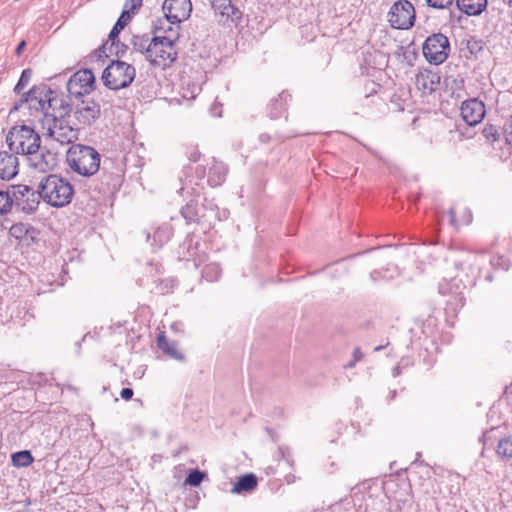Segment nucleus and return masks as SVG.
<instances>
[{
	"label": "nucleus",
	"mask_w": 512,
	"mask_h": 512,
	"mask_svg": "<svg viewBox=\"0 0 512 512\" xmlns=\"http://www.w3.org/2000/svg\"><path fill=\"white\" fill-rule=\"evenodd\" d=\"M40 196L43 201L53 207H64L68 205L74 195V188L71 183L56 174H50L39 182Z\"/></svg>",
	"instance_id": "obj_1"
},
{
	"label": "nucleus",
	"mask_w": 512,
	"mask_h": 512,
	"mask_svg": "<svg viewBox=\"0 0 512 512\" xmlns=\"http://www.w3.org/2000/svg\"><path fill=\"white\" fill-rule=\"evenodd\" d=\"M66 161L72 171L84 177L96 174L100 168L98 151L83 144H73L67 151Z\"/></svg>",
	"instance_id": "obj_2"
},
{
	"label": "nucleus",
	"mask_w": 512,
	"mask_h": 512,
	"mask_svg": "<svg viewBox=\"0 0 512 512\" xmlns=\"http://www.w3.org/2000/svg\"><path fill=\"white\" fill-rule=\"evenodd\" d=\"M6 143L11 152L28 156L41 144L40 135L28 125L12 127L6 135Z\"/></svg>",
	"instance_id": "obj_3"
},
{
	"label": "nucleus",
	"mask_w": 512,
	"mask_h": 512,
	"mask_svg": "<svg viewBox=\"0 0 512 512\" xmlns=\"http://www.w3.org/2000/svg\"><path fill=\"white\" fill-rule=\"evenodd\" d=\"M136 77V69L133 65L113 60L103 70L101 79L103 84L110 90H120L130 86Z\"/></svg>",
	"instance_id": "obj_4"
},
{
	"label": "nucleus",
	"mask_w": 512,
	"mask_h": 512,
	"mask_svg": "<svg viewBox=\"0 0 512 512\" xmlns=\"http://www.w3.org/2000/svg\"><path fill=\"white\" fill-rule=\"evenodd\" d=\"M70 116L44 113L43 126L47 125V135L61 144H69L78 139L77 125H71Z\"/></svg>",
	"instance_id": "obj_5"
},
{
	"label": "nucleus",
	"mask_w": 512,
	"mask_h": 512,
	"mask_svg": "<svg viewBox=\"0 0 512 512\" xmlns=\"http://www.w3.org/2000/svg\"><path fill=\"white\" fill-rule=\"evenodd\" d=\"M422 51L429 63L439 65L443 63L449 55V40L442 33H434L424 41Z\"/></svg>",
	"instance_id": "obj_6"
},
{
	"label": "nucleus",
	"mask_w": 512,
	"mask_h": 512,
	"mask_svg": "<svg viewBox=\"0 0 512 512\" xmlns=\"http://www.w3.org/2000/svg\"><path fill=\"white\" fill-rule=\"evenodd\" d=\"M387 17L392 28L407 30L415 23V8L408 0H398L391 6Z\"/></svg>",
	"instance_id": "obj_7"
},
{
	"label": "nucleus",
	"mask_w": 512,
	"mask_h": 512,
	"mask_svg": "<svg viewBox=\"0 0 512 512\" xmlns=\"http://www.w3.org/2000/svg\"><path fill=\"white\" fill-rule=\"evenodd\" d=\"M149 51L148 60L150 63L163 69L170 66L177 59V51L171 38L162 41L159 37L154 36Z\"/></svg>",
	"instance_id": "obj_8"
},
{
	"label": "nucleus",
	"mask_w": 512,
	"mask_h": 512,
	"mask_svg": "<svg viewBox=\"0 0 512 512\" xmlns=\"http://www.w3.org/2000/svg\"><path fill=\"white\" fill-rule=\"evenodd\" d=\"M95 76L90 69H81L75 72L67 82L69 98L80 100L93 91Z\"/></svg>",
	"instance_id": "obj_9"
},
{
	"label": "nucleus",
	"mask_w": 512,
	"mask_h": 512,
	"mask_svg": "<svg viewBox=\"0 0 512 512\" xmlns=\"http://www.w3.org/2000/svg\"><path fill=\"white\" fill-rule=\"evenodd\" d=\"M51 93V89L46 85H34L30 90L21 95L18 103H16L11 111H17L19 108L26 104L30 110V114L33 112H43L46 110V98Z\"/></svg>",
	"instance_id": "obj_10"
},
{
	"label": "nucleus",
	"mask_w": 512,
	"mask_h": 512,
	"mask_svg": "<svg viewBox=\"0 0 512 512\" xmlns=\"http://www.w3.org/2000/svg\"><path fill=\"white\" fill-rule=\"evenodd\" d=\"M13 205L23 212L30 214L34 212L40 203V189L33 190L27 185H12Z\"/></svg>",
	"instance_id": "obj_11"
},
{
	"label": "nucleus",
	"mask_w": 512,
	"mask_h": 512,
	"mask_svg": "<svg viewBox=\"0 0 512 512\" xmlns=\"http://www.w3.org/2000/svg\"><path fill=\"white\" fill-rule=\"evenodd\" d=\"M165 22L180 24L186 20L192 11L190 0H165L162 5Z\"/></svg>",
	"instance_id": "obj_12"
},
{
	"label": "nucleus",
	"mask_w": 512,
	"mask_h": 512,
	"mask_svg": "<svg viewBox=\"0 0 512 512\" xmlns=\"http://www.w3.org/2000/svg\"><path fill=\"white\" fill-rule=\"evenodd\" d=\"M74 117V125L80 128L91 126L100 117V106L92 99L81 98L80 103L75 105Z\"/></svg>",
	"instance_id": "obj_13"
},
{
	"label": "nucleus",
	"mask_w": 512,
	"mask_h": 512,
	"mask_svg": "<svg viewBox=\"0 0 512 512\" xmlns=\"http://www.w3.org/2000/svg\"><path fill=\"white\" fill-rule=\"evenodd\" d=\"M27 160L30 167L42 173L51 171L58 165L57 154L41 147V144H39V149H35V152L27 156Z\"/></svg>",
	"instance_id": "obj_14"
},
{
	"label": "nucleus",
	"mask_w": 512,
	"mask_h": 512,
	"mask_svg": "<svg viewBox=\"0 0 512 512\" xmlns=\"http://www.w3.org/2000/svg\"><path fill=\"white\" fill-rule=\"evenodd\" d=\"M211 8L219 22L224 24L231 22L237 25L242 20L243 12L232 3V0H211Z\"/></svg>",
	"instance_id": "obj_15"
},
{
	"label": "nucleus",
	"mask_w": 512,
	"mask_h": 512,
	"mask_svg": "<svg viewBox=\"0 0 512 512\" xmlns=\"http://www.w3.org/2000/svg\"><path fill=\"white\" fill-rule=\"evenodd\" d=\"M460 110L462 119L469 126L478 125L486 114L485 104L478 98L465 100Z\"/></svg>",
	"instance_id": "obj_16"
},
{
	"label": "nucleus",
	"mask_w": 512,
	"mask_h": 512,
	"mask_svg": "<svg viewBox=\"0 0 512 512\" xmlns=\"http://www.w3.org/2000/svg\"><path fill=\"white\" fill-rule=\"evenodd\" d=\"M441 77L438 72L424 70L416 75L415 84L422 94H431L440 84Z\"/></svg>",
	"instance_id": "obj_17"
},
{
	"label": "nucleus",
	"mask_w": 512,
	"mask_h": 512,
	"mask_svg": "<svg viewBox=\"0 0 512 512\" xmlns=\"http://www.w3.org/2000/svg\"><path fill=\"white\" fill-rule=\"evenodd\" d=\"M446 219L455 230H458L460 225H469L473 220V216L470 209L464 208L460 219H458L454 208H450L446 212L437 215L438 225H442Z\"/></svg>",
	"instance_id": "obj_18"
},
{
	"label": "nucleus",
	"mask_w": 512,
	"mask_h": 512,
	"mask_svg": "<svg viewBox=\"0 0 512 512\" xmlns=\"http://www.w3.org/2000/svg\"><path fill=\"white\" fill-rule=\"evenodd\" d=\"M18 158L13 152L0 151V179L9 181L18 174Z\"/></svg>",
	"instance_id": "obj_19"
},
{
	"label": "nucleus",
	"mask_w": 512,
	"mask_h": 512,
	"mask_svg": "<svg viewBox=\"0 0 512 512\" xmlns=\"http://www.w3.org/2000/svg\"><path fill=\"white\" fill-rule=\"evenodd\" d=\"M71 103L63 96L59 95L56 91L51 90V93L46 98V110H52L54 113L64 114V116H71Z\"/></svg>",
	"instance_id": "obj_20"
},
{
	"label": "nucleus",
	"mask_w": 512,
	"mask_h": 512,
	"mask_svg": "<svg viewBox=\"0 0 512 512\" xmlns=\"http://www.w3.org/2000/svg\"><path fill=\"white\" fill-rule=\"evenodd\" d=\"M157 346L166 356L177 361L185 360V355L178 349V343L176 341L169 340L164 333H160L158 335Z\"/></svg>",
	"instance_id": "obj_21"
},
{
	"label": "nucleus",
	"mask_w": 512,
	"mask_h": 512,
	"mask_svg": "<svg viewBox=\"0 0 512 512\" xmlns=\"http://www.w3.org/2000/svg\"><path fill=\"white\" fill-rule=\"evenodd\" d=\"M226 175L227 168L225 164L213 159L208 166V184L211 187H218L225 181Z\"/></svg>",
	"instance_id": "obj_22"
},
{
	"label": "nucleus",
	"mask_w": 512,
	"mask_h": 512,
	"mask_svg": "<svg viewBox=\"0 0 512 512\" xmlns=\"http://www.w3.org/2000/svg\"><path fill=\"white\" fill-rule=\"evenodd\" d=\"M488 0H456L457 8L468 16H479L487 8Z\"/></svg>",
	"instance_id": "obj_23"
},
{
	"label": "nucleus",
	"mask_w": 512,
	"mask_h": 512,
	"mask_svg": "<svg viewBox=\"0 0 512 512\" xmlns=\"http://www.w3.org/2000/svg\"><path fill=\"white\" fill-rule=\"evenodd\" d=\"M179 29L180 24H168L165 22V19H159L155 25V33L163 31L164 35H155V37H159L162 41L171 38L172 44L175 45V42L179 38Z\"/></svg>",
	"instance_id": "obj_24"
},
{
	"label": "nucleus",
	"mask_w": 512,
	"mask_h": 512,
	"mask_svg": "<svg viewBox=\"0 0 512 512\" xmlns=\"http://www.w3.org/2000/svg\"><path fill=\"white\" fill-rule=\"evenodd\" d=\"M257 484L258 479L253 473L244 474L237 479L231 491L236 494L250 492L256 488Z\"/></svg>",
	"instance_id": "obj_25"
},
{
	"label": "nucleus",
	"mask_w": 512,
	"mask_h": 512,
	"mask_svg": "<svg viewBox=\"0 0 512 512\" xmlns=\"http://www.w3.org/2000/svg\"><path fill=\"white\" fill-rule=\"evenodd\" d=\"M131 17L128 14L127 10H122L119 18L114 24L112 30L108 35V41L112 42V46L118 47L120 45V40L118 38L120 32L125 28V26L130 21Z\"/></svg>",
	"instance_id": "obj_26"
},
{
	"label": "nucleus",
	"mask_w": 512,
	"mask_h": 512,
	"mask_svg": "<svg viewBox=\"0 0 512 512\" xmlns=\"http://www.w3.org/2000/svg\"><path fill=\"white\" fill-rule=\"evenodd\" d=\"M173 235V228L170 224H163L159 226L153 234V243L158 247L163 246L167 243Z\"/></svg>",
	"instance_id": "obj_27"
},
{
	"label": "nucleus",
	"mask_w": 512,
	"mask_h": 512,
	"mask_svg": "<svg viewBox=\"0 0 512 512\" xmlns=\"http://www.w3.org/2000/svg\"><path fill=\"white\" fill-rule=\"evenodd\" d=\"M131 44L133 45V49L135 51L144 54L148 59V54H150L149 50L152 46V38H150L149 35H136L132 38Z\"/></svg>",
	"instance_id": "obj_28"
},
{
	"label": "nucleus",
	"mask_w": 512,
	"mask_h": 512,
	"mask_svg": "<svg viewBox=\"0 0 512 512\" xmlns=\"http://www.w3.org/2000/svg\"><path fill=\"white\" fill-rule=\"evenodd\" d=\"M181 215L187 223L199 222V209L198 203L195 200H190L185 206L181 208Z\"/></svg>",
	"instance_id": "obj_29"
},
{
	"label": "nucleus",
	"mask_w": 512,
	"mask_h": 512,
	"mask_svg": "<svg viewBox=\"0 0 512 512\" xmlns=\"http://www.w3.org/2000/svg\"><path fill=\"white\" fill-rule=\"evenodd\" d=\"M288 95L284 92L280 93L277 99H274L270 104V117L276 119L280 117L283 111L286 109V100Z\"/></svg>",
	"instance_id": "obj_30"
},
{
	"label": "nucleus",
	"mask_w": 512,
	"mask_h": 512,
	"mask_svg": "<svg viewBox=\"0 0 512 512\" xmlns=\"http://www.w3.org/2000/svg\"><path fill=\"white\" fill-rule=\"evenodd\" d=\"M12 464L16 467H28L34 462V458L29 450L18 451L11 456Z\"/></svg>",
	"instance_id": "obj_31"
},
{
	"label": "nucleus",
	"mask_w": 512,
	"mask_h": 512,
	"mask_svg": "<svg viewBox=\"0 0 512 512\" xmlns=\"http://www.w3.org/2000/svg\"><path fill=\"white\" fill-rule=\"evenodd\" d=\"M12 186L4 191L0 189V215H5L13 207Z\"/></svg>",
	"instance_id": "obj_32"
},
{
	"label": "nucleus",
	"mask_w": 512,
	"mask_h": 512,
	"mask_svg": "<svg viewBox=\"0 0 512 512\" xmlns=\"http://www.w3.org/2000/svg\"><path fill=\"white\" fill-rule=\"evenodd\" d=\"M221 275V268L216 263H209L202 269V277L209 282H214L219 279Z\"/></svg>",
	"instance_id": "obj_33"
},
{
	"label": "nucleus",
	"mask_w": 512,
	"mask_h": 512,
	"mask_svg": "<svg viewBox=\"0 0 512 512\" xmlns=\"http://www.w3.org/2000/svg\"><path fill=\"white\" fill-rule=\"evenodd\" d=\"M34 231L35 229L31 225L24 223L14 224L10 228V234L17 239H22L27 236L29 232Z\"/></svg>",
	"instance_id": "obj_34"
},
{
	"label": "nucleus",
	"mask_w": 512,
	"mask_h": 512,
	"mask_svg": "<svg viewBox=\"0 0 512 512\" xmlns=\"http://www.w3.org/2000/svg\"><path fill=\"white\" fill-rule=\"evenodd\" d=\"M497 454L504 458L512 457V437L507 436L502 438L497 447Z\"/></svg>",
	"instance_id": "obj_35"
},
{
	"label": "nucleus",
	"mask_w": 512,
	"mask_h": 512,
	"mask_svg": "<svg viewBox=\"0 0 512 512\" xmlns=\"http://www.w3.org/2000/svg\"><path fill=\"white\" fill-rule=\"evenodd\" d=\"M33 71L30 68L24 69L21 76L14 87V92L20 94L22 90L29 84L32 78Z\"/></svg>",
	"instance_id": "obj_36"
},
{
	"label": "nucleus",
	"mask_w": 512,
	"mask_h": 512,
	"mask_svg": "<svg viewBox=\"0 0 512 512\" xmlns=\"http://www.w3.org/2000/svg\"><path fill=\"white\" fill-rule=\"evenodd\" d=\"M206 477V473L200 471L199 469L192 470L185 479V484H188L193 487H197L201 484V482Z\"/></svg>",
	"instance_id": "obj_37"
},
{
	"label": "nucleus",
	"mask_w": 512,
	"mask_h": 512,
	"mask_svg": "<svg viewBox=\"0 0 512 512\" xmlns=\"http://www.w3.org/2000/svg\"><path fill=\"white\" fill-rule=\"evenodd\" d=\"M482 134L490 143L497 142L501 137L499 129L492 124L486 125L482 130Z\"/></svg>",
	"instance_id": "obj_38"
},
{
	"label": "nucleus",
	"mask_w": 512,
	"mask_h": 512,
	"mask_svg": "<svg viewBox=\"0 0 512 512\" xmlns=\"http://www.w3.org/2000/svg\"><path fill=\"white\" fill-rule=\"evenodd\" d=\"M142 7V0H126L123 10H127L130 17Z\"/></svg>",
	"instance_id": "obj_39"
},
{
	"label": "nucleus",
	"mask_w": 512,
	"mask_h": 512,
	"mask_svg": "<svg viewBox=\"0 0 512 512\" xmlns=\"http://www.w3.org/2000/svg\"><path fill=\"white\" fill-rule=\"evenodd\" d=\"M426 4L434 9H447L449 8L454 0H425Z\"/></svg>",
	"instance_id": "obj_40"
},
{
	"label": "nucleus",
	"mask_w": 512,
	"mask_h": 512,
	"mask_svg": "<svg viewBox=\"0 0 512 512\" xmlns=\"http://www.w3.org/2000/svg\"><path fill=\"white\" fill-rule=\"evenodd\" d=\"M127 49H128V46L121 42L118 47L112 46V43H111L110 48H109L110 53L115 54L117 57L123 56L126 53Z\"/></svg>",
	"instance_id": "obj_41"
},
{
	"label": "nucleus",
	"mask_w": 512,
	"mask_h": 512,
	"mask_svg": "<svg viewBox=\"0 0 512 512\" xmlns=\"http://www.w3.org/2000/svg\"><path fill=\"white\" fill-rule=\"evenodd\" d=\"M504 134H505L506 142L509 145H512V121H508L505 123Z\"/></svg>",
	"instance_id": "obj_42"
},
{
	"label": "nucleus",
	"mask_w": 512,
	"mask_h": 512,
	"mask_svg": "<svg viewBox=\"0 0 512 512\" xmlns=\"http://www.w3.org/2000/svg\"><path fill=\"white\" fill-rule=\"evenodd\" d=\"M133 394H134L133 389L128 388V387L122 388V390L120 392V396L124 400H130L133 397Z\"/></svg>",
	"instance_id": "obj_43"
},
{
	"label": "nucleus",
	"mask_w": 512,
	"mask_h": 512,
	"mask_svg": "<svg viewBox=\"0 0 512 512\" xmlns=\"http://www.w3.org/2000/svg\"><path fill=\"white\" fill-rule=\"evenodd\" d=\"M363 357V354L359 347H356L353 351V360L359 362Z\"/></svg>",
	"instance_id": "obj_44"
},
{
	"label": "nucleus",
	"mask_w": 512,
	"mask_h": 512,
	"mask_svg": "<svg viewBox=\"0 0 512 512\" xmlns=\"http://www.w3.org/2000/svg\"><path fill=\"white\" fill-rule=\"evenodd\" d=\"M106 45H107V43L103 44L97 50H95V54H96L97 57H102L103 54L107 57V55H106Z\"/></svg>",
	"instance_id": "obj_45"
},
{
	"label": "nucleus",
	"mask_w": 512,
	"mask_h": 512,
	"mask_svg": "<svg viewBox=\"0 0 512 512\" xmlns=\"http://www.w3.org/2000/svg\"><path fill=\"white\" fill-rule=\"evenodd\" d=\"M200 158V152L197 151V150H194L193 152L190 153L189 155V160L191 162H197Z\"/></svg>",
	"instance_id": "obj_46"
},
{
	"label": "nucleus",
	"mask_w": 512,
	"mask_h": 512,
	"mask_svg": "<svg viewBox=\"0 0 512 512\" xmlns=\"http://www.w3.org/2000/svg\"><path fill=\"white\" fill-rule=\"evenodd\" d=\"M25 46H26V41L22 40L18 44V46L16 47V50H15L16 55H18V56L21 55V53H22L23 49L25 48Z\"/></svg>",
	"instance_id": "obj_47"
},
{
	"label": "nucleus",
	"mask_w": 512,
	"mask_h": 512,
	"mask_svg": "<svg viewBox=\"0 0 512 512\" xmlns=\"http://www.w3.org/2000/svg\"><path fill=\"white\" fill-rule=\"evenodd\" d=\"M356 363H357V361H355V360H353V359H352L350 362H348V363L346 364V366H345V367H346V368H353V367L355 366V364H356Z\"/></svg>",
	"instance_id": "obj_48"
},
{
	"label": "nucleus",
	"mask_w": 512,
	"mask_h": 512,
	"mask_svg": "<svg viewBox=\"0 0 512 512\" xmlns=\"http://www.w3.org/2000/svg\"><path fill=\"white\" fill-rule=\"evenodd\" d=\"M196 173H197L200 177H202V176H203V174L205 173V170H204V169H202V168H201V169L197 168Z\"/></svg>",
	"instance_id": "obj_49"
},
{
	"label": "nucleus",
	"mask_w": 512,
	"mask_h": 512,
	"mask_svg": "<svg viewBox=\"0 0 512 512\" xmlns=\"http://www.w3.org/2000/svg\"><path fill=\"white\" fill-rule=\"evenodd\" d=\"M260 139L261 141L266 142L269 139V136L263 134L260 136Z\"/></svg>",
	"instance_id": "obj_50"
},
{
	"label": "nucleus",
	"mask_w": 512,
	"mask_h": 512,
	"mask_svg": "<svg viewBox=\"0 0 512 512\" xmlns=\"http://www.w3.org/2000/svg\"><path fill=\"white\" fill-rule=\"evenodd\" d=\"M503 2L508 4L509 6H512V0H503Z\"/></svg>",
	"instance_id": "obj_51"
},
{
	"label": "nucleus",
	"mask_w": 512,
	"mask_h": 512,
	"mask_svg": "<svg viewBox=\"0 0 512 512\" xmlns=\"http://www.w3.org/2000/svg\"><path fill=\"white\" fill-rule=\"evenodd\" d=\"M383 348H384V346L380 345V346L375 347V349H374V350H375V351H380V350H382Z\"/></svg>",
	"instance_id": "obj_52"
},
{
	"label": "nucleus",
	"mask_w": 512,
	"mask_h": 512,
	"mask_svg": "<svg viewBox=\"0 0 512 512\" xmlns=\"http://www.w3.org/2000/svg\"><path fill=\"white\" fill-rule=\"evenodd\" d=\"M398 374H399L398 370H397V369H395V371H394V376H397Z\"/></svg>",
	"instance_id": "obj_53"
},
{
	"label": "nucleus",
	"mask_w": 512,
	"mask_h": 512,
	"mask_svg": "<svg viewBox=\"0 0 512 512\" xmlns=\"http://www.w3.org/2000/svg\"><path fill=\"white\" fill-rule=\"evenodd\" d=\"M147 240L148 241L150 240V234L149 233L147 234Z\"/></svg>",
	"instance_id": "obj_54"
}]
</instances>
